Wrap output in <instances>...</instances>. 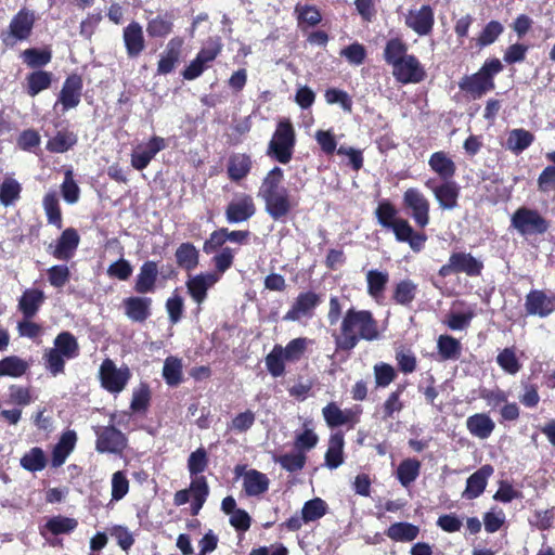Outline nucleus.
Listing matches in <instances>:
<instances>
[{
    "label": "nucleus",
    "mask_w": 555,
    "mask_h": 555,
    "mask_svg": "<svg viewBox=\"0 0 555 555\" xmlns=\"http://www.w3.org/2000/svg\"><path fill=\"white\" fill-rule=\"evenodd\" d=\"M362 414V408L360 405H353L341 410L335 402L327 403L322 409V415L325 423L331 428L347 425L349 428H353L356 424L360 422V415Z\"/></svg>",
    "instance_id": "nucleus-10"
},
{
    "label": "nucleus",
    "mask_w": 555,
    "mask_h": 555,
    "mask_svg": "<svg viewBox=\"0 0 555 555\" xmlns=\"http://www.w3.org/2000/svg\"><path fill=\"white\" fill-rule=\"evenodd\" d=\"M209 495V486L206 477L191 480L188 489L178 490L173 495V504L182 506L186 504L191 498V514L192 516L198 515Z\"/></svg>",
    "instance_id": "nucleus-8"
},
{
    "label": "nucleus",
    "mask_w": 555,
    "mask_h": 555,
    "mask_svg": "<svg viewBox=\"0 0 555 555\" xmlns=\"http://www.w3.org/2000/svg\"><path fill=\"white\" fill-rule=\"evenodd\" d=\"M382 337L378 320L367 309L348 308L338 327L332 332L336 352L350 353L362 340L375 341Z\"/></svg>",
    "instance_id": "nucleus-1"
},
{
    "label": "nucleus",
    "mask_w": 555,
    "mask_h": 555,
    "mask_svg": "<svg viewBox=\"0 0 555 555\" xmlns=\"http://www.w3.org/2000/svg\"><path fill=\"white\" fill-rule=\"evenodd\" d=\"M34 22L35 15L31 11L25 9L21 10L11 22V35H24L30 33Z\"/></svg>",
    "instance_id": "nucleus-59"
},
{
    "label": "nucleus",
    "mask_w": 555,
    "mask_h": 555,
    "mask_svg": "<svg viewBox=\"0 0 555 555\" xmlns=\"http://www.w3.org/2000/svg\"><path fill=\"white\" fill-rule=\"evenodd\" d=\"M95 435V450L99 453L121 454L127 448L126 435L113 425L99 427Z\"/></svg>",
    "instance_id": "nucleus-9"
},
{
    "label": "nucleus",
    "mask_w": 555,
    "mask_h": 555,
    "mask_svg": "<svg viewBox=\"0 0 555 555\" xmlns=\"http://www.w3.org/2000/svg\"><path fill=\"white\" fill-rule=\"evenodd\" d=\"M78 142V137L69 130H60L47 141L46 149L50 153L63 154L72 150Z\"/></svg>",
    "instance_id": "nucleus-34"
},
{
    "label": "nucleus",
    "mask_w": 555,
    "mask_h": 555,
    "mask_svg": "<svg viewBox=\"0 0 555 555\" xmlns=\"http://www.w3.org/2000/svg\"><path fill=\"white\" fill-rule=\"evenodd\" d=\"M345 438L340 431L330 436L328 447L325 452V465L330 469H336L344 463Z\"/></svg>",
    "instance_id": "nucleus-33"
},
{
    "label": "nucleus",
    "mask_w": 555,
    "mask_h": 555,
    "mask_svg": "<svg viewBox=\"0 0 555 555\" xmlns=\"http://www.w3.org/2000/svg\"><path fill=\"white\" fill-rule=\"evenodd\" d=\"M261 199L264 203L266 212L275 221L286 218L297 206L286 188Z\"/></svg>",
    "instance_id": "nucleus-14"
},
{
    "label": "nucleus",
    "mask_w": 555,
    "mask_h": 555,
    "mask_svg": "<svg viewBox=\"0 0 555 555\" xmlns=\"http://www.w3.org/2000/svg\"><path fill=\"white\" fill-rule=\"evenodd\" d=\"M20 464L25 470L36 473L46 468L48 459L41 448L34 447L21 457Z\"/></svg>",
    "instance_id": "nucleus-47"
},
{
    "label": "nucleus",
    "mask_w": 555,
    "mask_h": 555,
    "mask_svg": "<svg viewBox=\"0 0 555 555\" xmlns=\"http://www.w3.org/2000/svg\"><path fill=\"white\" fill-rule=\"evenodd\" d=\"M264 361L271 376L281 377L285 374L286 360L281 352V345H274L273 349L266 356Z\"/></svg>",
    "instance_id": "nucleus-58"
},
{
    "label": "nucleus",
    "mask_w": 555,
    "mask_h": 555,
    "mask_svg": "<svg viewBox=\"0 0 555 555\" xmlns=\"http://www.w3.org/2000/svg\"><path fill=\"white\" fill-rule=\"evenodd\" d=\"M482 270V261L475 258L470 253L454 251L450 255L448 263L440 267L438 274L441 278L459 273H465L468 276H479Z\"/></svg>",
    "instance_id": "nucleus-7"
},
{
    "label": "nucleus",
    "mask_w": 555,
    "mask_h": 555,
    "mask_svg": "<svg viewBox=\"0 0 555 555\" xmlns=\"http://www.w3.org/2000/svg\"><path fill=\"white\" fill-rule=\"evenodd\" d=\"M428 165L442 181L453 180L456 173L455 163L443 151L433 153L428 159Z\"/></svg>",
    "instance_id": "nucleus-30"
},
{
    "label": "nucleus",
    "mask_w": 555,
    "mask_h": 555,
    "mask_svg": "<svg viewBox=\"0 0 555 555\" xmlns=\"http://www.w3.org/2000/svg\"><path fill=\"white\" fill-rule=\"evenodd\" d=\"M208 464V454L203 447L193 451L188 459V470L190 473L191 480L205 477L203 473L207 469Z\"/></svg>",
    "instance_id": "nucleus-49"
},
{
    "label": "nucleus",
    "mask_w": 555,
    "mask_h": 555,
    "mask_svg": "<svg viewBox=\"0 0 555 555\" xmlns=\"http://www.w3.org/2000/svg\"><path fill=\"white\" fill-rule=\"evenodd\" d=\"M222 46L219 42H214L208 47L202 48L196 54L195 59L181 72V76L185 80H194L198 78L211 63L220 54Z\"/></svg>",
    "instance_id": "nucleus-12"
},
{
    "label": "nucleus",
    "mask_w": 555,
    "mask_h": 555,
    "mask_svg": "<svg viewBox=\"0 0 555 555\" xmlns=\"http://www.w3.org/2000/svg\"><path fill=\"white\" fill-rule=\"evenodd\" d=\"M418 293V285L411 279H403L393 285L391 300L396 305L411 307Z\"/></svg>",
    "instance_id": "nucleus-31"
},
{
    "label": "nucleus",
    "mask_w": 555,
    "mask_h": 555,
    "mask_svg": "<svg viewBox=\"0 0 555 555\" xmlns=\"http://www.w3.org/2000/svg\"><path fill=\"white\" fill-rule=\"evenodd\" d=\"M324 98L327 104H339L345 112H352L353 102L346 91L337 88H328L324 93Z\"/></svg>",
    "instance_id": "nucleus-64"
},
{
    "label": "nucleus",
    "mask_w": 555,
    "mask_h": 555,
    "mask_svg": "<svg viewBox=\"0 0 555 555\" xmlns=\"http://www.w3.org/2000/svg\"><path fill=\"white\" fill-rule=\"evenodd\" d=\"M65 356L56 351L54 348L47 349L43 353L44 367L53 376H57L65 371Z\"/></svg>",
    "instance_id": "nucleus-62"
},
{
    "label": "nucleus",
    "mask_w": 555,
    "mask_h": 555,
    "mask_svg": "<svg viewBox=\"0 0 555 555\" xmlns=\"http://www.w3.org/2000/svg\"><path fill=\"white\" fill-rule=\"evenodd\" d=\"M131 374L127 366L117 369L111 359H105L100 367L101 385L111 393L120 392L127 385Z\"/></svg>",
    "instance_id": "nucleus-11"
},
{
    "label": "nucleus",
    "mask_w": 555,
    "mask_h": 555,
    "mask_svg": "<svg viewBox=\"0 0 555 555\" xmlns=\"http://www.w3.org/2000/svg\"><path fill=\"white\" fill-rule=\"evenodd\" d=\"M496 363L504 372L511 375L517 374L521 369V364L516 357L514 348H504L499 352Z\"/></svg>",
    "instance_id": "nucleus-61"
},
{
    "label": "nucleus",
    "mask_w": 555,
    "mask_h": 555,
    "mask_svg": "<svg viewBox=\"0 0 555 555\" xmlns=\"http://www.w3.org/2000/svg\"><path fill=\"white\" fill-rule=\"evenodd\" d=\"M28 370V363L17 356H9L0 360V376L21 377Z\"/></svg>",
    "instance_id": "nucleus-51"
},
{
    "label": "nucleus",
    "mask_w": 555,
    "mask_h": 555,
    "mask_svg": "<svg viewBox=\"0 0 555 555\" xmlns=\"http://www.w3.org/2000/svg\"><path fill=\"white\" fill-rule=\"evenodd\" d=\"M373 370L376 387L385 388L397 378V372L389 363L379 362Z\"/></svg>",
    "instance_id": "nucleus-63"
},
{
    "label": "nucleus",
    "mask_w": 555,
    "mask_h": 555,
    "mask_svg": "<svg viewBox=\"0 0 555 555\" xmlns=\"http://www.w3.org/2000/svg\"><path fill=\"white\" fill-rule=\"evenodd\" d=\"M392 75L398 82L408 85L421 82L424 80L426 73L414 55H408L392 66Z\"/></svg>",
    "instance_id": "nucleus-18"
},
{
    "label": "nucleus",
    "mask_w": 555,
    "mask_h": 555,
    "mask_svg": "<svg viewBox=\"0 0 555 555\" xmlns=\"http://www.w3.org/2000/svg\"><path fill=\"white\" fill-rule=\"evenodd\" d=\"M244 491L249 496H256L264 493L269 488L268 477L256 469H249L244 475Z\"/></svg>",
    "instance_id": "nucleus-40"
},
{
    "label": "nucleus",
    "mask_w": 555,
    "mask_h": 555,
    "mask_svg": "<svg viewBox=\"0 0 555 555\" xmlns=\"http://www.w3.org/2000/svg\"><path fill=\"white\" fill-rule=\"evenodd\" d=\"M178 267L191 271L198 266L199 253L193 243H181L175 253Z\"/></svg>",
    "instance_id": "nucleus-38"
},
{
    "label": "nucleus",
    "mask_w": 555,
    "mask_h": 555,
    "mask_svg": "<svg viewBox=\"0 0 555 555\" xmlns=\"http://www.w3.org/2000/svg\"><path fill=\"white\" fill-rule=\"evenodd\" d=\"M284 171L275 166L267 172L258 190V197L263 198L272 193L283 191Z\"/></svg>",
    "instance_id": "nucleus-39"
},
{
    "label": "nucleus",
    "mask_w": 555,
    "mask_h": 555,
    "mask_svg": "<svg viewBox=\"0 0 555 555\" xmlns=\"http://www.w3.org/2000/svg\"><path fill=\"white\" fill-rule=\"evenodd\" d=\"M77 442V434L75 430L68 429L64 431L52 450L51 465L56 468L62 466L68 455L73 452Z\"/></svg>",
    "instance_id": "nucleus-26"
},
{
    "label": "nucleus",
    "mask_w": 555,
    "mask_h": 555,
    "mask_svg": "<svg viewBox=\"0 0 555 555\" xmlns=\"http://www.w3.org/2000/svg\"><path fill=\"white\" fill-rule=\"evenodd\" d=\"M375 217L380 227L392 231L398 242L406 243L414 253L424 249L428 240L427 234L415 231L406 219L398 217V209L390 201L383 199L378 203Z\"/></svg>",
    "instance_id": "nucleus-2"
},
{
    "label": "nucleus",
    "mask_w": 555,
    "mask_h": 555,
    "mask_svg": "<svg viewBox=\"0 0 555 555\" xmlns=\"http://www.w3.org/2000/svg\"><path fill=\"white\" fill-rule=\"evenodd\" d=\"M466 428L473 437L488 439L494 428V421L487 413H475L467 417Z\"/></svg>",
    "instance_id": "nucleus-28"
},
{
    "label": "nucleus",
    "mask_w": 555,
    "mask_h": 555,
    "mask_svg": "<svg viewBox=\"0 0 555 555\" xmlns=\"http://www.w3.org/2000/svg\"><path fill=\"white\" fill-rule=\"evenodd\" d=\"M320 296L312 292H302L295 299L291 309L283 317L284 321H298L301 317H311L313 310L320 305Z\"/></svg>",
    "instance_id": "nucleus-20"
},
{
    "label": "nucleus",
    "mask_w": 555,
    "mask_h": 555,
    "mask_svg": "<svg viewBox=\"0 0 555 555\" xmlns=\"http://www.w3.org/2000/svg\"><path fill=\"white\" fill-rule=\"evenodd\" d=\"M408 48L400 40L399 37H393L390 39L384 50V59L387 64L395 66L397 63L405 59L409 54H406Z\"/></svg>",
    "instance_id": "nucleus-56"
},
{
    "label": "nucleus",
    "mask_w": 555,
    "mask_h": 555,
    "mask_svg": "<svg viewBox=\"0 0 555 555\" xmlns=\"http://www.w3.org/2000/svg\"><path fill=\"white\" fill-rule=\"evenodd\" d=\"M254 160L249 154L233 153L229 156L227 175L232 182H240L251 171Z\"/></svg>",
    "instance_id": "nucleus-25"
},
{
    "label": "nucleus",
    "mask_w": 555,
    "mask_h": 555,
    "mask_svg": "<svg viewBox=\"0 0 555 555\" xmlns=\"http://www.w3.org/2000/svg\"><path fill=\"white\" fill-rule=\"evenodd\" d=\"M402 207L420 229L430 222V202L417 188H409L402 195Z\"/></svg>",
    "instance_id": "nucleus-6"
},
{
    "label": "nucleus",
    "mask_w": 555,
    "mask_h": 555,
    "mask_svg": "<svg viewBox=\"0 0 555 555\" xmlns=\"http://www.w3.org/2000/svg\"><path fill=\"white\" fill-rule=\"evenodd\" d=\"M503 70L499 59L487 60L479 70L473 75H465L459 82L460 89L477 100L495 88L494 77Z\"/></svg>",
    "instance_id": "nucleus-3"
},
{
    "label": "nucleus",
    "mask_w": 555,
    "mask_h": 555,
    "mask_svg": "<svg viewBox=\"0 0 555 555\" xmlns=\"http://www.w3.org/2000/svg\"><path fill=\"white\" fill-rule=\"evenodd\" d=\"M406 24L418 35H426L434 24L433 10L428 5H423L420 10L411 11L406 16Z\"/></svg>",
    "instance_id": "nucleus-32"
},
{
    "label": "nucleus",
    "mask_w": 555,
    "mask_h": 555,
    "mask_svg": "<svg viewBox=\"0 0 555 555\" xmlns=\"http://www.w3.org/2000/svg\"><path fill=\"white\" fill-rule=\"evenodd\" d=\"M511 227L524 237L537 236L550 230L551 221L538 209L520 206L511 216Z\"/></svg>",
    "instance_id": "nucleus-5"
},
{
    "label": "nucleus",
    "mask_w": 555,
    "mask_h": 555,
    "mask_svg": "<svg viewBox=\"0 0 555 555\" xmlns=\"http://www.w3.org/2000/svg\"><path fill=\"white\" fill-rule=\"evenodd\" d=\"M163 378L170 387H177L183 382L182 360L175 356H169L164 361Z\"/></svg>",
    "instance_id": "nucleus-43"
},
{
    "label": "nucleus",
    "mask_w": 555,
    "mask_h": 555,
    "mask_svg": "<svg viewBox=\"0 0 555 555\" xmlns=\"http://www.w3.org/2000/svg\"><path fill=\"white\" fill-rule=\"evenodd\" d=\"M395 359L398 370L403 374H411L417 367V359L414 352L403 346L396 349Z\"/></svg>",
    "instance_id": "nucleus-60"
},
{
    "label": "nucleus",
    "mask_w": 555,
    "mask_h": 555,
    "mask_svg": "<svg viewBox=\"0 0 555 555\" xmlns=\"http://www.w3.org/2000/svg\"><path fill=\"white\" fill-rule=\"evenodd\" d=\"M421 473V462L416 459H405L400 462L396 477L401 486L408 488L413 483Z\"/></svg>",
    "instance_id": "nucleus-46"
},
{
    "label": "nucleus",
    "mask_w": 555,
    "mask_h": 555,
    "mask_svg": "<svg viewBox=\"0 0 555 555\" xmlns=\"http://www.w3.org/2000/svg\"><path fill=\"white\" fill-rule=\"evenodd\" d=\"M327 513V504L321 498H314L305 502L301 514L305 524L319 520Z\"/></svg>",
    "instance_id": "nucleus-55"
},
{
    "label": "nucleus",
    "mask_w": 555,
    "mask_h": 555,
    "mask_svg": "<svg viewBox=\"0 0 555 555\" xmlns=\"http://www.w3.org/2000/svg\"><path fill=\"white\" fill-rule=\"evenodd\" d=\"M78 526L75 518L57 515L49 518L43 527L53 535L66 534L73 532Z\"/></svg>",
    "instance_id": "nucleus-52"
},
{
    "label": "nucleus",
    "mask_w": 555,
    "mask_h": 555,
    "mask_svg": "<svg viewBox=\"0 0 555 555\" xmlns=\"http://www.w3.org/2000/svg\"><path fill=\"white\" fill-rule=\"evenodd\" d=\"M365 281L367 295L377 302L383 299L389 283V273L386 270L371 269L365 274Z\"/></svg>",
    "instance_id": "nucleus-27"
},
{
    "label": "nucleus",
    "mask_w": 555,
    "mask_h": 555,
    "mask_svg": "<svg viewBox=\"0 0 555 555\" xmlns=\"http://www.w3.org/2000/svg\"><path fill=\"white\" fill-rule=\"evenodd\" d=\"M152 298L143 296H131L122 300L125 314L129 320L137 323H144L152 314Z\"/></svg>",
    "instance_id": "nucleus-22"
},
{
    "label": "nucleus",
    "mask_w": 555,
    "mask_h": 555,
    "mask_svg": "<svg viewBox=\"0 0 555 555\" xmlns=\"http://www.w3.org/2000/svg\"><path fill=\"white\" fill-rule=\"evenodd\" d=\"M224 214L229 223H241L249 220L256 214L254 198L249 194H241L228 204Z\"/></svg>",
    "instance_id": "nucleus-19"
},
{
    "label": "nucleus",
    "mask_w": 555,
    "mask_h": 555,
    "mask_svg": "<svg viewBox=\"0 0 555 555\" xmlns=\"http://www.w3.org/2000/svg\"><path fill=\"white\" fill-rule=\"evenodd\" d=\"M183 51V40L181 37H173L167 44L157 64L159 75L170 74L180 62Z\"/></svg>",
    "instance_id": "nucleus-23"
},
{
    "label": "nucleus",
    "mask_w": 555,
    "mask_h": 555,
    "mask_svg": "<svg viewBox=\"0 0 555 555\" xmlns=\"http://www.w3.org/2000/svg\"><path fill=\"white\" fill-rule=\"evenodd\" d=\"M309 339L307 337H298L289 340L285 347L281 345V352L286 362H298L307 350Z\"/></svg>",
    "instance_id": "nucleus-54"
},
{
    "label": "nucleus",
    "mask_w": 555,
    "mask_h": 555,
    "mask_svg": "<svg viewBox=\"0 0 555 555\" xmlns=\"http://www.w3.org/2000/svg\"><path fill=\"white\" fill-rule=\"evenodd\" d=\"M437 349L441 360H456L462 352L460 340L447 334L438 337Z\"/></svg>",
    "instance_id": "nucleus-50"
},
{
    "label": "nucleus",
    "mask_w": 555,
    "mask_h": 555,
    "mask_svg": "<svg viewBox=\"0 0 555 555\" xmlns=\"http://www.w3.org/2000/svg\"><path fill=\"white\" fill-rule=\"evenodd\" d=\"M525 309L528 315L546 318L555 312V294L532 289L526 295Z\"/></svg>",
    "instance_id": "nucleus-15"
},
{
    "label": "nucleus",
    "mask_w": 555,
    "mask_h": 555,
    "mask_svg": "<svg viewBox=\"0 0 555 555\" xmlns=\"http://www.w3.org/2000/svg\"><path fill=\"white\" fill-rule=\"evenodd\" d=\"M405 390V385H398L396 390L391 391L379 409L380 418L388 421L395 418L396 414H399L403 408L404 402L401 400V396Z\"/></svg>",
    "instance_id": "nucleus-35"
},
{
    "label": "nucleus",
    "mask_w": 555,
    "mask_h": 555,
    "mask_svg": "<svg viewBox=\"0 0 555 555\" xmlns=\"http://www.w3.org/2000/svg\"><path fill=\"white\" fill-rule=\"evenodd\" d=\"M22 184L14 178L7 177L0 184V204L4 207L14 205L22 193Z\"/></svg>",
    "instance_id": "nucleus-48"
},
{
    "label": "nucleus",
    "mask_w": 555,
    "mask_h": 555,
    "mask_svg": "<svg viewBox=\"0 0 555 555\" xmlns=\"http://www.w3.org/2000/svg\"><path fill=\"white\" fill-rule=\"evenodd\" d=\"M494 468L490 464H485L473 473L466 480L465 490L462 496L467 500H474L480 496L487 488L488 479L493 475Z\"/></svg>",
    "instance_id": "nucleus-21"
},
{
    "label": "nucleus",
    "mask_w": 555,
    "mask_h": 555,
    "mask_svg": "<svg viewBox=\"0 0 555 555\" xmlns=\"http://www.w3.org/2000/svg\"><path fill=\"white\" fill-rule=\"evenodd\" d=\"M385 534L395 542H411L420 534V527L406 521H398L388 527Z\"/></svg>",
    "instance_id": "nucleus-36"
},
{
    "label": "nucleus",
    "mask_w": 555,
    "mask_h": 555,
    "mask_svg": "<svg viewBox=\"0 0 555 555\" xmlns=\"http://www.w3.org/2000/svg\"><path fill=\"white\" fill-rule=\"evenodd\" d=\"M275 462L279 463L281 467L286 472L297 473L305 467L307 463V456L304 452H299L296 450V452L279 455L278 457H275Z\"/></svg>",
    "instance_id": "nucleus-57"
},
{
    "label": "nucleus",
    "mask_w": 555,
    "mask_h": 555,
    "mask_svg": "<svg viewBox=\"0 0 555 555\" xmlns=\"http://www.w3.org/2000/svg\"><path fill=\"white\" fill-rule=\"evenodd\" d=\"M216 282L217 278L214 274H198L186 282L188 293L198 307L206 300L208 288Z\"/></svg>",
    "instance_id": "nucleus-29"
},
{
    "label": "nucleus",
    "mask_w": 555,
    "mask_h": 555,
    "mask_svg": "<svg viewBox=\"0 0 555 555\" xmlns=\"http://www.w3.org/2000/svg\"><path fill=\"white\" fill-rule=\"evenodd\" d=\"M42 205L48 223L54 225L57 230H61L63 228V217L56 193L48 192L43 196Z\"/></svg>",
    "instance_id": "nucleus-45"
},
{
    "label": "nucleus",
    "mask_w": 555,
    "mask_h": 555,
    "mask_svg": "<svg viewBox=\"0 0 555 555\" xmlns=\"http://www.w3.org/2000/svg\"><path fill=\"white\" fill-rule=\"evenodd\" d=\"M158 278V266L154 260H147L140 267L133 289L138 294L154 293Z\"/></svg>",
    "instance_id": "nucleus-24"
},
{
    "label": "nucleus",
    "mask_w": 555,
    "mask_h": 555,
    "mask_svg": "<svg viewBox=\"0 0 555 555\" xmlns=\"http://www.w3.org/2000/svg\"><path fill=\"white\" fill-rule=\"evenodd\" d=\"M425 185L433 192L440 209L453 210L459 206L461 188L454 180H444L435 184L434 179H428Z\"/></svg>",
    "instance_id": "nucleus-13"
},
{
    "label": "nucleus",
    "mask_w": 555,
    "mask_h": 555,
    "mask_svg": "<svg viewBox=\"0 0 555 555\" xmlns=\"http://www.w3.org/2000/svg\"><path fill=\"white\" fill-rule=\"evenodd\" d=\"M23 62L30 68H40L51 62L52 54L48 49L29 48L22 52Z\"/></svg>",
    "instance_id": "nucleus-53"
},
{
    "label": "nucleus",
    "mask_w": 555,
    "mask_h": 555,
    "mask_svg": "<svg viewBox=\"0 0 555 555\" xmlns=\"http://www.w3.org/2000/svg\"><path fill=\"white\" fill-rule=\"evenodd\" d=\"M43 300L44 294L42 291L36 288L27 289L18 300V309L26 319H31L38 312Z\"/></svg>",
    "instance_id": "nucleus-37"
},
{
    "label": "nucleus",
    "mask_w": 555,
    "mask_h": 555,
    "mask_svg": "<svg viewBox=\"0 0 555 555\" xmlns=\"http://www.w3.org/2000/svg\"><path fill=\"white\" fill-rule=\"evenodd\" d=\"M80 243V236L75 228H66L57 237L55 244H50L48 251L57 260H70Z\"/></svg>",
    "instance_id": "nucleus-16"
},
{
    "label": "nucleus",
    "mask_w": 555,
    "mask_h": 555,
    "mask_svg": "<svg viewBox=\"0 0 555 555\" xmlns=\"http://www.w3.org/2000/svg\"><path fill=\"white\" fill-rule=\"evenodd\" d=\"M83 88L82 77L78 74H70L66 77L57 95V103L62 105L65 113L79 105Z\"/></svg>",
    "instance_id": "nucleus-17"
},
{
    "label": "nucleus",
    "mask_w": 555,
    "mask_h": 555,
    "mask_svg": "<svg viewBox=\"0 0 555 555\" xmlns=\"http://www.w3.org/2000/svg\"><path fill=\"white\" fill-rule=\"evenodd\" d=\"M54 349L65 356L67 360L75 359L79 356V344L74 334L63 331L54 338Z\"/></svg>",
    "instance_id": "nucleus-44"
},
{
    "label": "nucleus",
    "mask_w": 555,
    "mask_h": 555,
    "mask_svg": "<svg viewBox=\"0 0 555 555\" xmlns=\"http://www.w3.org/2000/svg\"><path fill=\"white\" fill-rule=\"evenodd\" d=\"M534 141V135L529 130L516 128L508 132L506 149L518 155L527 150Z\"/></svg>",
    "instance_id": "nucleus-41"
},
{
    "label": "nucleus",
    "mask_w": 555,
    "mask_h": 555,
    "mask_svg": "<svg viewBox=\"0 0 555 555\" xmlns=\"http://www.w3.org/2000/svg\"><path fill=\"white\" fill-rule=\"evenodd\" d=\"M52 83V73L47 70H34L26 76L25 90L29 96H36L41 91L50 88Z\"/></svg>",
    "instance_id": "nucleus-42"
},
{
    "label": "nucleus",
    "mask_w": 555,
    "mask_h": 555,
    "mask_svg": "<svg viewBox=\"0 0 555 555\" xmlns=\"http://www.w3.org/2000/svg\"><path fill=\"white\" fill-rule=\"evenodd\" d=\"M295 145V128L289 119L284 118L276 124L267 147V155L280 164H288L293 158Z\"/></svg>",
    "instance_id": "nucleus-4"
}]
</instances>
